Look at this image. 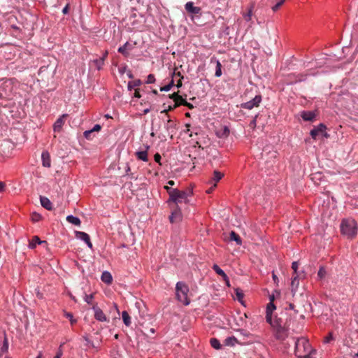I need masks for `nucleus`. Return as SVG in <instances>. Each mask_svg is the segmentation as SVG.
Here are the masks:
<instances>
[{"label": "nucleus", "instance_id": "obj_1", "mask_svg": "<svg viewBox=\"0 0 358 358\" xmlns=\"http://www.w3.org/2000/svg\"><path fill=\"white\" fill-rule=\"evenodd\" d=\"M164 189L167 191L169 199L167 203L170 205L171 203H173L176 206H178V203L184 202L185 203H189V198L193 194V191L191 189H188L185 191L179 190L176 188H171L168 185L164 186Z\"/></svg>", "mask_w": 358, "mask_h": 358}, {"label": "nucleus", "instance_id": "obj_2", "mask_svg": "<svg viewBox=\"0 0 358 358\" xmlns=\"http://www.w3.org/2000/svg\"><path fill=\"white\" fill-rule=\"evenodd\" d=\"M315 352L307 338L301 337L295 340L294 352L298 358H310Z\"/></svg>", "mask_w": 358, "mask_h": 358}, {"label": "nucleus", "instance_id": "obj_3", "mask_svg": "<svg viewBox=\"0 0 358 358\" xmlns=\"http://www.w3.org/2000/svg\"><path fill=\"white\" fill-rule=\"evenodd\" d=\"M341 231L348 238H352L357 234V224L355 220L344 219L341 223Z\"/></svg>", "mask_w": 358, "mask_h": 358}, {"label": "nucleus", "instance_id": "obj_4", "mask_svg": "<svg viewBox=\"0 0 358 358\" xmlns=\"http://www.w3.org/2000/svg\"><path fill=\"white\" fill-rule=\"evenodd\" d=\"M189 287L184 282H178L176 285V294L177 299L185 306L189 304L188 299Z\"/></svg>", "mask_w": 358, "mask_h": 358}, {"label": "nucleus", "instance_id": "obj_5", "mask_svg": "<svg viewBox=\"0 0 358 358\" xmlns=\"http://www.w3.org/2000/svg\"><path fill=\"white\" fill-rule=\"evenodd\" d=\"M327 127L324 124H320L317 127L313 128L310 134L311 137L314 139L317 138L319 135H321L325 138L329 137V134L326 132Z\"/></svg>", "mask_w": 358, "mask_h": 358}, {"label": "nucleus", "instance_id": "obj_6", "mask_svg": "<svg viewBox=\"0 0 358 358\" xmlns=\"http://www.w3.org/2000/svg\"><path fill=\"white\" fill-rule=\"evenodd\" d=\"M262 100L261 95H256L252 99L249 101L241 103L242 108L251 110L255 107H257Z\"/></svg>", "mask_w": 358, "mask_h": 358}, {"label": "nucleus", "instance_id": "obj_7", "mask_svg": "<svg viewBox=\"0 0 358 358\" xmlns=\"http://www.w3.org/2000/svg\"><path fill=\"white\" fill-rule=\"evenodd\" d=\"M182 215L181 210L178 206H175L171 215L169 216V220L171 223L178 222L182 220Z\"/></svg>", "mask_w": 358, "mask_h": 358}, {"label": "nucleus", "instance_id": "obj_8", "mask_svg": "<svg viewBox=\"0 0 358 358\" xmlns=\"http://www.w3.org/2000/svg\"><path fill=\"white\" fill-rule=\"evenodd\" d=\"M92 310L94 312V317L96 320L99 322L108 321L107 317L99 307L97 306H94L92 307Z\"/></svg>", "mask_w": 358, "mask_h": 358}, {"label": "nucleus", "instance_id": "obj_9", "mask_svg": "<svg viewBox=\"0 0 358 358\" xmlns=\"http://www.w3.org/2000/svg\"><path fill=\"white\" fill-rule=\"evenodd\" d=\"M76 236L77 238L84 241L89 248H92V243L90 241V236L83 231H76Z\"/></svg>", "mask_w": 358, "mask_h": 358}, {"label": "nucleus", "instance_id": "obj_10", "mask_svg": "<svg viewBox=\"0 0 358 358\" xmlns=\"http://www.w3.org/2000/svg\"><path fill=\"white\" fill-rule=\"evenodd\" d=\"M185 8L189 13L191 14H199L201 13V8L194 6L192 1H188L185 5Z\"/></svg>", "mask_w": 358, "mask_h": 358}, {"label": "nucleus", "instance_id": "obj_11", "mask_svg": "<svg viewBox=\"0 0 358 358\" xmlns=\"http://www.w3.org/2000/svg\"><path fill=\"white\" fill-rule=\"evenodd\" d=\"M171 99H172L175 101V107L179 106L180 105H187L188 102L185 99H184L180 95L177 93H173L171 95Z\"/></svg>", "mask_w": 358, "mask_h": 358}, {"label": "nucleus", "instance_id": "obj_12", "mask_svg": "<svg viewBox=\"0 0 358 358\" xmlns=\"http://www.w3.org/2000/svg\"><path fill=\"white\" fill-rule=\"evenodd\" d=\"M299 277H300V275L299 274H296V275H294L292 280V282H291V291H292V295L294 296L296 291H297V289L299 287Z\"/></svg>", "mask_w": 358, "mask_h": 358}, {"label": "nucleus", "instance_id": "obj_13", "mask_svg": "<svg viewBox=\"0 0 358 358\" xmlns=\"http://www.w3.org/2000/svg\"><path fill=\"white\" fill-rule=\"evenodd\" d=\"M210 63H215L216 64L215 76L217 78L220 77L222 76V64L220 62V61L215 57H213L210 58Z\"/></svg>", "mask_w": 358, "mask_h": 358}, {"label": "nucleus", "instance_id": "obj_14", "mask_svg": "<svg viewBox=\"0 0 358 358\" xmlns=\"http://www.w3.org/2000/svg\"><path fill=\"white\" fill-rule=\"evenodd\" d=\"M166 122L164 124V127L169 134H173L176 129V123L173 120H171L169 116Z\"/></svg>", "mask_w": 358, "mask_h": 358}, {"label": "nucleus", "instance_id": "obj_15", "mask_svg": "<svg viewBox=\"0 0 358 358\" xmlns=\"http://www.w3.org/2000/svg\"><path fill=\"white\" fill-rule=\"evenodd\" d=\"M213 268L217 274L222 277L223 280L226 282L227 285L229 286V280L227 274L224 273V271L222 269H221L217 264H214Z\"/></svg>", "mask_w": 358, "mask_h": 358}, {"label": "nucleus", "instance_id": "obj_16", "mask_svg": "<svg viewBox=\"0 0 358 358\" xmlns=\"http://www.w3.org/2000/svg\"><path fill=\"white\" fill-rule=\"evenodd\" d=\"M42 164L45 167H50V156L48 152L43 151L41 154Z\"/></svg>", "mask_w": 358, "mask_h": 358}, {"label": "nucleus", "instance_id": "obj_17", "mask_svg": "<svg viewBox=\"0 0 358 358\" xmlns=\"http://www.w3.org/2000/svg\"><path fill=\"white\" fill-rule=\"evenodd\" d=\"M276 307L274 305L273 302H269L266 306V320L271 321V317H272V313L274 310H275Z\"/></svg>", "mask_w": 358, "mask_h": 358}, {"label": "nucleus", "instance_id": "obj_18", "mask_svg": "<svg viewBox=\"0 0 358 358\" xmlns=\"http://www.w3.org/2000/svg\"><path fill=\"white\" fill-rule=\"evenodd\" d=\"M224 174L218 171H215L213 172V177L212 179L209 181L210 184H213V187H216V184L217 182H219L222 178L223 177Z\"/></svg>", "mask_w": 358, "mask_h": 358}, {"label": "nucleus", "instance_id": "obj_19", "mask_svg": "<svg viewBox=\"0 0 358 358\" xmlns=\"http://www.w3.org/2000/svg\"><path fill=\"white\" fill-rule=\"evenodd\" d=\"M275 336L278 339L282 340L287 336V330L282 326L275 329Z\"/></svg>", "mask_w": 358, "mask_h": 358}, {"label": "nucleus", "instance_id": "obj_20", "mask_svg": "<svg viewBox=\"0 0 358 358\" xmlns=\"http://www.w3.org/2000/svg\"><path fill=\"white\" fill-rule=\"evenodd\" d=\"M301 116L305 121H313L315 117V114L312 111H303Z\"/></svg>", "mask_w": 358, "mask_h": 358}, {"label": "nucleus", "instance_id": "obj_21", "mask_svg": "<svg viewBox=\"0 0 358 358\" xmlns=\"http://www.w3.org/2000/svg\"><path fill=\"white\" fill-rule=\"evenodd\" d=\"M40 201L41 206L47 210L52 209V203L50 199L45 196H41Z\"/></svg>", "mask_w": 358, "mask_h": 358}, {"label": "nucleus", "instance_id": "obj_22", "mask_svg": "<svg viewBox=\"0 0 358 358\" xmlns=\"http://www.w3.org/2000/svg\"><path fill=\"white\" fill-rule=\"evenodd\" d=\"M101 279L103 282L108 285L110 284L113 281L112 275L108 271H103L101 274Z\"/></svg>", "mask_w": 358, "mask_h": 358}, {"label": "nucleus", "instance_id": "obj_23", "mask_svg": "<svg viewBox=\"0 0 358 358\" xmlns=\"http://www.w3.org/2000/svg\"><path fill=\"white\" fill-rule=\"evenodd\" d=\"M65 115H64L62 117H60L59 118H58L55 122L54 123V125H53V130L54 131L57 132V131H59L64 123V120H63V117H64Z\"/></svg>", "mask_w": 358, "mask_h": 358}, {"label": "nucleus", "instance_id": "obj_24", "mask_svg": "<svg viewBox=\"0 0 358 358\" xmlns=\"http://www.w3.org/2000/svg\"><path fill=\"white\" fill-rule=\"evenodd\" d=\"M149 148H150L149 146H147L146 150L149 149ZM136 155L138 159H141L143 162H148V158L147 150L138 151L136 153Z\"/></svg>", "mask_w": 358, "mask_h": 358}, {"label": "nucleus", "instance_id": "obj_25", "mask_svg": "<svg viewBox=\"0 0 358 358\" xmlns=\"http://www.w3.org/2000/svg\"><path fill=\"white\" fill-rule=\"evenodd\" d=\"M66 220L69 223L74 224L76 226H80L81 224L80 220L76 216H73L72 215H69L66 217Z\"/></svg>", "mask_w": 358, "mask_h": 358}, {"label": "nucleus", "instance_id": "obj_26", "mask_svg": "<svg viewBox=\"0 0 358 358\" xmlns=\"http://www.w3.org/2000/svg\"><path fill=\"white\" fill-rule=\"evenodd\" d=\"M43 243H45V241H41L38 236H34L29 243V248L30 249H34L37 245L41 244Z\"/></svg>", "mask_w": 358, "mask_h": 358}, {"label": "nucleus", "instance_id": "obj_27", "mask_svg": "<svg viewBox=\"0 0 358 358\" xmlns=\"http://www.w3.org/2000/svg\"><path fill=\"white\" fill-rule=\"evenodd\" d=\"M266 322L268 323H269L274 329L282 326V321L279 318H275L273 320L272 317H271V321H266Z\"/></svg>", "mask_w": 358, "mask_h": 358}, {"label": "nucleus", "instance_id": "obj_28", "mask_svg": "<svg viewBox=\"0 0 358 358\" xmlns=\"http://www.w3.org/2000/svg\"><path fill=\"white\" fill-rule=\"evenodd\" d=\"M236 343H238V339L234 336L227 337L224 340V345L227 346H234Z\"/></svg>", "mask_w": 358, "mask_h": 358}, {"label": "nucleus", "instance_id": "obj_29", "mask_svg": "<svg viewBox=\"0 0 358 358\" xmlns=\"http://www.w3.org/2000/svg\"><path fill=\"white\" fill-rule=\"evenodd\" d=\"M122 317L124 324L127 327H129L131 323V317L129 316V315L128 314V313L127 311H123L122 313Z\"/></svg>", "mask_w": 358, "mask_h": 358}, {"label": "nucleus", "instance_id": "obj_30", "mask_svg": "<svg viewBox=\"0 0 358 358\" xmlns=\"http://www.w3.org/2000/svg\"><path fill=\"white\" fill-rule=\"evenodd\" d=\"M130 46H131V45H130L128 42H126L123 45L120 46V47L118 48L117 51H118L120 53H121V54H122V55H124L127 56V55H128L127 50H129V48Z\"/></svg>", "mask_w": 358, "mask_h": 358}, {"label": "nucleus", "instance_id": "obj_31", "mask_svg": "<svg viewBox=\"0 0 358 358\" xmlns=\"http://www.w3.org/2000/svg\"><path fill=\"white\" fill-rule=\"evenodd\" d=\"M230 239L231 241H235L237 245H241L242 244V241L240 236L234 231H231L230 233Z\"/></svg>", "mask_w": 358, "mask_h": 358}, {"label": "nucleus", "instance_id": "obj_32", "mask_svg": "<svg viewBox=\"0 0 358 358\" xmlns=\"http://www.w3.org/2000/svg\"><path fill=\"white\" fill-rule=\"evenodd\" d=\"M253 8H254V6L253 5H251L250 6V8H248V10L246 13H243V16L245 19V21L247 22H250L252 19V10H253Z\"/></svg>", "mask_w": 358, "mask_h": 358}, {"label": "nucleus", "instance_id": "obj_33", "mask_svg": "<svg viewBox=\"0 0 358 358\" xmlns=\"http://www.w3.org/2000/svg\"><path fill=\"white\" fill-rule=\"evenodd\" d=\"M210 345L211 346L216 349V350H220L221 348V344L219 341L218 339L215 338H212L210 340Z\"/></svg>", "mask_w": 358, "mask_h": 358}, {"label": "nucleus", "instance_id": "obj_34", "mask_svg": "<svg viewBox=\"0 0 358 358\" xmlns=\"http://www.w3.org/2000/svg\"><path fill=\"white\" fill-rule=\"evenodd\" d=\"M327 275V271L324 266H320L319 271L317 272V278L320 280H322L325 278Z\"/></svg>", "mask_w": 358, "mask_h": 358}, {"label": "nucleus", "instance_id": "obj_35", "mask_svg": "<svg viewBox=\"0 0 358 358\" xmlns=\"http://www.w3.org/2000/svg\"><path fill=\"white\" fill-rule=\"evenodd\" d=\"M141 84V81L140 80L130 81L128 83V86H127L128 90L131 91L135 87L139 86Z\"/></svg>", "mask_w": 358, "mask_h": 358}, {"label": "nucleus", "instance_id": "obj_36", "mask_svg": "<svg viewBox=\"0 0 358 358\" xmlns=\"http://www.w3.org/2000/svg\"><path fill=\"white\" fill-rule=\"evenodd\" d=\"M93 62L96 66V68L99 70L103 66L104 62L103 61V59H96L93 60Z\"/></svg>", "mask_w": 358, "mask_h": 358}, {"label": "nucleus", "instance_id": "obj_37", "mask_svg": "<svg viewBox=\"0 0 358 358\" xmlns=\"http://www.w3.org/2000/svg\"><path fill=\"white\" fill-rule=\"evenodd\" d=\"M173 81L171 80L170 83H169L168 85L164 86V87H162L160 88V91L162 92H169L171 89V87L173 86Z\"/></svg>", "mask_w": 358, "mask_h": 358}, {"label": "nucleus", "instance_id": "obj_38", "mask_svg": "<svg viewBox=\"0 0 358 358\" xmlns=\"http://www.w3.org/2000/svg\"><path fill=\"white\" fill-rule=\"evenodd\" d=\"M236 295L237 300L242 303V299L243 298V294L242 291L239 289H236Z\"/></svg>", "mask_w": 358, "mask_h": 358}, {"label": "nucleus", "instance_id": "obj_39", "mask_svg": "<svg viewBox=\"0 0 358 358\" xmlns=\"http://www.w3.org/2000/svg\"><path fill=\"white\" fill-rule=\"evenodd\" d=\"M238 331L240 333V335L242 336L243 338H249L252 336V334L250 332L244 329H239Z\"/></svg>", "mask_w": 358, "mask_h": 358}, {"label": "nucleus", "instance_id": "obj_40", "mask_svg": "<svg viewBox=\"0 0 358 358\" xmlns=\"http://www.w3.org/2000/svg\"><path fill=\"white\" fill-rule=\"evenodd\" d=\"M94 299V295L92 294H85L84 297V300L86 303L88 304H91L92 299Z\"/></svg>", "mask_w": 358, "mask_h": 358}, {"label": "nucleus", "instance_id": "obj_41", "mask_svg": "<svg viewBox=\"0 0 358 358\" xmlns=\"http://www.w3.org/2000/svg\"><path fill=\"white\" fill-rule=\"evenodd\" d=\"M8 350V342L6 338H4L3 346L1 347V352H6Z\"/></svg>", "mask_w": 358, "mask_h": 358}, {"label": "nucleus", "instance_id": "obj_42", "mask_svg": "<svg viewBox=\"0 0 358 358\" xmlns=\"http://www.w3.org/2000/svg\"><path fill=\"white\" fill-rule=\"evenodd\" d=\"M155 82V78L153 74H149L147 77L146 83L151 84Z\"/></svg>", "mask_w": 358, "mask_h": 358}, {"label": "nucleus", "instance_id": "obj_43", "mask_svg": "<svg viewBox=\"0 0 358 358\" xmlns=\"http://www.w3.org/2000/svg\"><path fill=\"white\" fill-rule=\"evenodd\" d=\"M298 266H299V263L298 262H292V268L294 271V275H296V274H299L297 273V269H298Z\"/></svg>", "mask_w": 358, "mask_h": 358}, {"label": "nucleus", "instance_id": "obj_44", "mask_svg": "<svg viewBox=\"0 0 358 358\" xmlns=\"http://www.w3.org/2000/svg\"><path fill=\"white\" fill-rule=\"evenodd\" d=\"M84 339L86 341V345L89 348H96L94 345L93 342H92L87 336L84 337Z\"/></svg>", "mask_w": 358, "mask_h": 358}, {"label": "nucleus", "instance_id": "obj_45", "mask_svg": "<svg viewBox=\"0 0 358 358\" xmlns=\"http://www.w3.org/2000/svg\"><path fill=\"white\" fill-rule=\"evenodd\" d=\"M65 316L70 320L71 324H74L76 322V320L73 319V315L71 313H66Z\"/></svg>", "mask_w": 358, "mask_h": 358}, {"label": "nucleus", "instance_id": "obj_46", "mask_svg": "<svg viewBox=\"0 0 358 358\" xmlns=\"http://www.w3.org/2000/svg\"><path fill=\"white\" fill-rule=\"evenodd\" d=\"M31 219L34 222H38L41 219V215L38 213H33L31 215Z\"/></svg>", "mask_w": 358, "mask_h": 358}, {"label": "nucleus", "instance_id": "obj_47", "mask_svg": "<svg viewBox=\"0 0 358 358\" xmlns=\"http://www.w3.org/2000/svg\"><path fill=\"white\" fill-rule=\"evenodd\" d=\"M92 134V131L90 130H87L84 132V136L87 139H91V135Z\"/></svg>", "mask_w": 358, "mask_h": 358}, {"label": "nucleus", "instance_id": "obj_48", "mask_svg": "<svg viewBox=\"0 0 358 358\" xmlns=\"http://www.w3.org/2000/svg\"><path fill=\"white\" fill-rule=\"evenodd\" d=\"M334 340L332 334L330 333L325 338H324V343H329L331 341Z\"/></svg>", "mask_w": 358, "mask_h": 358}, {"label": "nucleus", "instance_id": "obj_49", "mask_svg": "<svg viewBox=\"0 0 358 358\" xmlns=\"http://www.w3.org/2000/svg\"><path fill=\"white\" fill-rule=\"evenodd\" d=\"M282 4L280 3V2H277L273 7H272V10L273 12H275L277 11L279 8L282 6Z\"/></svg>", "mask_w": 358, "mask_h": 358}, {"label": "nucleus", "instance_id": "obj_50", "mask_svg": "<svg viewBox=\"0 0 358 358\" xmlns=\"http://www.w3.org/2000/svg\"><path fill=\"white\" fill-rule=\"evenodd\" d=\"M154 159H155V161L157 162V163H159V164H161V155L159 154V153H156L154 156Z\"/></svg>", "mask_w": 358, "mask_h": 358}, {"label": "nucleus", "instance_id": "obj_51", "mask_svg": "<svg viewBox=\"0 0 358 358\" xmlns=\"http://www.w3.org/2000/svg\"><path fill=\"white\" fill-rule=\"evenodd\" d=\"M101 128V125L97 124L93 127V128L91 129V131H92V133L94 131H100Z\"/></svg>", "mask_w": 358, "mask_h": 358}, {"label": "nucleus", "instance_id": "obj_52", "mask_svg": "<svg viewBox=\"0 0 358 358\" xmlns=\"http://www.w3.org/2000/svg\"><path fill=\"white\" fill-rule=\"evenodd\" d=\"M223 134L225 136H228L229 134V129L227 127H224L223 129Z\"/></svg>", "mask_w": 358, "mask_h": 358}, {"label": "nucleus", "instance_id": "obj_53", "mask_svg": "<svg viewBox=\"0 0 358 358\" xmlns=\"http://www.w3.org/2000/svg\"><path fill=\"white\" fill-rule=\"evenodd\" d=\"M36 293L37 297H38L39 299L43 298V294L40 292L38 289H36Z\"/></svg>", "mask_w": 358, "mask_h": 358}, {"label": "nucleus", "instance_id": "obj_54", "mask_svg": "<svg viewBox=\"0 0 358 358\" xmlns=\"http://www.w3.org/2000/svg\"><path fill=\"white\" fill-rule=\"evenodd\" d=\"M69 12V5H66L62 10L64 14H67Z\"/></svg>", "mask_w": 358, "mask_h": 358}, {"label": "nucleus", "instance_id": "obj_55", "mask_svg": "<svg viewBox=\"0 0 358 358\" xmlns=\"http://www.w3.org/2000/svg\"><path fill=\"white\" fill-rule=\"evenodd\" d=\"M5 188V183L3 182H0V192L3 191Z\"/></svg>", "mask_w": 358, "mask_h": 358}, {"label": "nucleus", "instance_id": "obj_56", "mask_svg": "<svg viewBox=\"0 0 358 358\" xmlns=\"http://www.w3.org/2000/svg\"><path fill=\"white\" fill-rule=\"evenodd\" d=\"M134 96L137 97V98H140L141 97V94H140V92H139L138 90H135Z\"/></svg>", "mask_w": 358, "mask_h": 358}, {"label": "nucleus", "instance_id": "obj_57", "mask_svg": "<svg viewBox=\"0 0 358 358\" xmlns=\"http://www.w3.org/2000/svg\"><path fill=\"white\" fill-rule=\"evenodd\" d=\"M107 55H108V51H106L103 56L101 57H100L99 59H103V61L104 62V60L106 59V58L107 57Z\"/></svg>", "mask_w": 358, "mask_h": 358}, {"label": "nucleus", "instance_id": "obj_58", "mask_svg": "<svg viewBox=\"0 0 358 358\" xmlns=\"http://www.w3.org/2000/svg\"><path fill=\"white\" fill-rule=\"evenodd\" d=\"M62 355V351H59V352L57 353V355L55 356V357H54V358H61Z\"/></svg>", "mask_w": 358, "mask_h": 358}, {"label": "nucleus", "instance_id": "obj_59", "mask_svg": "<svg viewBox=\"0 0 358 358\" xmlns=\"http://www.w3.org/2000/svg\"><path fill=\"white\" fill-rule=\"evenodd\" d=\"M167 184H168L169 185L173 186V185H175V182H174L173 180H169V181L167 182Z\"/></svg>", "mask_w": 358, "mask_h": 358}, {"label": "nucleus", "instance_id": "obj_60", "mask_svg": "<svg viewBox=\"0 0 358 358\" xmlns=\"http://www.w3.org/2000/svg\"><path fill=\"white\" fill-rule=\"evenodd\" d=\"M214 187H213V185L210 189H208V190H206V192H207L208 194L211 193Z\"/></svg>", "mask_w": 358, "mask_h": 358}, {"label": "nucleus", "instance_id": "obj_61", "mask_svg": "<svg viewBox=\"0 0 358 358\" xmlns=\"http://www.w3.org/2000/svg\"><path fill=\"white\" fill-rule=\"evenodd\" d=\"M150 111V108H145L143 110V114H147Z\"/></svg>", "mask_w": 358, "mask_h": 358}, {"label": "nucleus", "instance_id": "obj_62", "mask_svg": "<svg viewBox=\"0 0 358 358\" xmlns=\"http://www.w3.org/2000/svg\"><path fill=\"white\" fill-rule=\"evenodd\" d=\"M43 357V354L41 352H39L38 355H37V357L36 358H42Z\"/></svg>", "mask_w": 358, "mask_h": 358}, {"label": "nucleus", "instance_id": "obj_63", "mask_svg": "<svg viewBox=\"0 0 358 358\" xmlns=\"http://www.w3.org/2000/svg\"><path fill=\"white\" fill-rule=\"evenodd\" d=\"M113 306H114L115 309V310H117V312L118 313V314H120V311H119V310H118V308H117V304L114 303V304H113Z\"/></svg>", "mask_w": 358, "mask_h": 358}, {"label": "nucleus", "instance_id": "obj_64", "mask_svg": "<svg viewBox=\"0 0 358 358\" xmlns=\"http://www.w3.org/2000/svg\"><path fill=\"white\" fill-rule=\"evenodd\" d=\"M269 299H270V302H273V300H274V296H273V295L270 296H269Z\"/></svg>", "mask_w": 358, "mask_h": 358}]
</instances>
